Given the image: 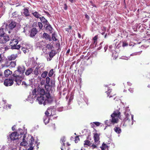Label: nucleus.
<instances>
[{"label": "nucleus", "instance_id": "f257e3e1", "mask_svg": "<svg viewBox=\"0 0 150 150\" xmlns=\"http://www.w3.org/2000/svg\"><path fill=\"white\" fill-rule=\"evenodd\" d=\"M120 109L115 110L111 115L112 120H106L105 121V124L108 126H110L112 123L113 125L115 123H117L118 121V118L121 119L120 116Z\"/></svg>", "mask_w": 150, "mask_h": 150}, {"label": "nucleus", "instance_id": "f03ea898", "mask_svg": "<svg viewBox=\"0 0 150 150\" xmlns=\"http://www.w3.org/2000/svg\"><path fill=\"white\" fill-rule=\"evenodd\" d=\"M19 72L17 70L15 71L12 76L14 80V81L18 85H20L21 83L22 76H20L19 74Z\"/></svg>", "mask_w": 150, "mask_h": 150}, {"label": "nucleus", "instance_id": "7ed1b4c3", "mask_svg": "<svg viewBox=\"0 0 150 150\" xmlns=\"http://www.w3.org/2000/svg\"><path fill=\"white\" fill-rule=\"evenodd\" d=\"M125 117L123 119L124 122V125H129L130 124L131 120L132 121L133 120V115L131 114H126L125 113Z\"/></svg>", "mask_w": 150, "mask_h": 150}, {"label": "nucleus", "instance_id": "20e7f679", "mask_svg": "<svg viewBox=\"0 0 150 150\" xmlns=\"http://www.w3.org/2000/svg\"><path fill=\"white\" fill-rule=\"evenodd\" d=\"M18 42V40L16 39H13L10 41V45L13 49H19L20 48V45H17Z\"/></svg>", "mask_w": 150, "mask_h": 150}, {"label": "nucleus", "instance_id": "39448f33", "mask_svg": "<svg viewBox=\"0 0 150 150\" xmlns=\"http://www.w3.org/2000/svg\"><path fill=\"white\" fill-rule=\"evenodd\" d=\"M10 37L7 34L0 37V43L1 44H6L10 40Z\"/></svg>", "mask_w": 150, "mask_h": 150}, {"label": "nucleus", "instance_id": "423d86ee", "mask_svg": "<svg viewBox=\"0 0 150 150\" xmlns=\"http://www.w3.org/2000/svg\"><path fill=\"white\" fill-rule=\"evenodd\" d=\"M10 139L11 141L18 139V134L16 132H13L10 134L8 138Z\"/></svg>", "mask_w": 150, "mask_h": 150}, {"label": "nucleus", "instance_id": "0eeeda50", "mask_svg": "<svg viewBox=\"0 0 150 150\" xmlns=\"http://www.w3.org/2000/svg\"><path fill=\"white\" fill-rule=\"evenodd\" d=\"M14 80L13 77L11 78L6 79L4 81V84L6 86H11L13 83Z\"/></svg>", "mask_w": 150, "mask_h": 150}, {"label": "nucleus", "instance_id": "6e6552de", "mask_svg": "<svg viewBox=\"0 0 150 150\" xmlns=\"http://www.w3.org/2000/svg\"><path fill=\"white\" fill-rule=\"evenodd\" d=\"M46 98L45 100V101L48 103H51L53 100V97L50 94L49 92H46L45 94Z\"/></svg>", "mask_w": 150, "mask_h": 150}, {"label": "nucleus", "instance_id": "1a4fd4ad", "mask_svg": "<svg viewBox=\"0 0 150 150\" xmlns=\"http://www.w3.org/2000/svg\"><path fill=\"white\" fill-rule=\"evenodd\" d=\"M36 101L40 104H43L44 105H46V102H45L44 97L43 96H38L36 99Z\"/></svg>", "mask_w": 150, "mask_h": 150}, {"label": "nucleus", "instance_id": "9d476101", "mask_svg": "<svg viewBox=\"0 0 150 150\" xmlns=\"http://www.w3.org/2000/svg\"><path fill=\"white\" fill-rule=\"evenodd\" d=\"M10 22L8 25V28L9 29L12 30L16 26L17 23L13 20H10Z\"/></svg>", "mask_w": 150, "mask_h": 150}, {"label": "nucleus", "instance_id": "9b49d317", "mask_svg": "<svg viewBox=\"0 0 150 150\" xmlns=\"http://www.w3.org/2000/svg\"><path fill=\"white\" fill-rule=\"evenodd\" d=\"M94 138L95 144L96 145H98L100 143L99 135L97 133H95L94 135Z\"/></svg>", "mask_w": 150, "mask_h": 150}, {"label": "nucleus", "instance_id": "f8f14e48", "mask_svg": "<svg viewBox=\"0 0 150 150\" xmlns=\"http://www.w3.org/2000/svg\"><path fill=\"white\" fill-rule=\"evenodd\" d=\"M38 32V30L35 28H33L30 31V36L32 38L34 37Z\"/></svg>", "mask_w": 150, "mask_h": 150}, {"label": "nucleus", "instance_id": "ddd939ff", "mask_svg": "<svg viewBox=\"0 0 150 150\" xmlns=\"http://www.w3.org/2000/svg\"><path fill=\"white\" fill-rule=\"evenodd\" d=\"M38 95L44 96L45 95L46 92H45V90L43 88L39 87L38 88Z\"/></svg>", "mask_w": 150, "mask_h": 150}, {"label": "nucleus", "instance_id": "4468645a", "mask_svg": "<svg viewBox=\"0 0 150 150\" xmlns=\"http://www.w3.org/2000/svg\"><path fill=\"white\" fill-rule=\"evenodd\" d=\"M18 56L17 54H12L7 57L8 60L11 61L15 59Z\"/></svg>", "mask_w": 150, "mask_h": 150}, {"label": "nucleus", "instance_id": "2eb2a0df", "mask_svg": "<svg viewBox=\"0 0 150 150\" xmlns=\"http://www.w3.org/2000/svg\"><path fill=\"white\" fill-rule=\"evenodd\" d=\"M20 74H23L25 70V68L23 66H19L17 68V70Z\"/></svg>", "mask_w": 150, "mask_h": 150}, {"label": "nucleus", "instance_id": "dca6fc26", "mask_svg": "<svg viewBox=\"0 0 150 150\" xmlns=\"http://www.w3.org/2000/svg\"><path fill=\"white\" fill-rule=\"evenodd\" d=\"M33 71V69L32 68H28L25 71V75L27 76H29L32 73Z\"/></svg>", "mask_w": 150, "mask_h": 150}, {"label": "nucleus", "instance_id": "f3484780", "mask_svg": "<svg viewBox=\"0 0 150 150\" xmlns=\"http://www.w3.org/2000/svg\"><path fill=\"white\" fill-rule=\"evenodd\" d=\"M40 19L41 22L45 25L44 27L45 26V25L48 24L49 22L43 16L42 17H40Z\"/></svg>", "mask_w": 150, "mask_h": 150}, {"label": "nucleus", "instance_id": "a211bd4d", "mask_svg": "<svg viewBox=\"0 0 150 150\" xmlns=\"http://www.w3.org/2000/svg\"><path fill=\"white\" fill-rule=\"evenodd\" d=\"M4 74L5 77H7L8 76L12 74V72L9 69H7L4 71Z\"/></svg>", "mask_w": 150, "mask_h": 150}, {"label": "nucleus", "instance_id": "6ab92c4d", "mask_svg": "<svg viewBox=\"0 0 150 150\" xmlns=\"http://www.w3.org/2000/svg\"><path fill=\"white\" fill-rule=\"evenodd\" d=\"M43 37L46 40H49V41L51 40V37L47 33H44L43 34Z\"/></svg>", "mask_w": 150, "mask_h": 150}, {"label": "nucleus", "instance_id": "aec40b11", "mask_svg": "<svg viewBox=\"0 0 150 150\" xmlns=\"http://www.w3.org/2000/svg\"><path fill=\"white\" fill-rule=\"evenodd\" d=\"M114 130L115 132L117 134H120L121 132V129L120 127H115L114 128Z\"/></svg>", "mask_w": 150, "mask_h": 150}, {"label": "nucleus", "instance_id": "412c9836", "mask_svg": "<svg viewBox=\"0 0 150 150\" xmlns=\"http://www.w3.org/2000/svg\"><path fill=\"white\" fill-rule=\"evenodd\" d=\"M25 136H23V142H21L20 143V145L21 146H26L28 144V143L27 141L25 140Z\"/></svg>", "mask_w": 150, "mask_h": 150}, {"label": "nucleus", "instance_id": "4be33fe9", "mask_svg": "<svg viewBox=\"0 0 150 150\" xmlns=\"http://www.w3.org/2000/svg\"><path fill=\"white\" fill-rule=\"evenodd\" d=\"M29 146H32L34 147L35 145L34 146V138L32 137L29 140Z\"/></svg>", "mask_w": 150, "mask_h": 150}, {"label": "nucleus", "instance_id": "5701e85b", "mask_svg": "<svg viewBox=\"0 0 150 150\" xmlns=\"http://www.w3.org/2000/svg\"><path fill=\"white\" fill-rule=\"evenodd\" d=\"M23 13L26 16H29L30 15L29 11L27 8L24 9Z\"/></svg>", "mask_w": 150, "mask_h": 150}, {"label": "nucleus", "instance_id": "b1692460", "mask_svg": "<svg viewBox=\"0 0 150 150\" xmlns=\"http://www.w3.org/2000/svg\"><path fill=\"white\" fill-rule=\"evenodd\" d=\"M40 68L38 66L36 67L34 71V74L36 76H37L39 74L38 70Z\"/></svg>", "mask_w": 150, "mask_h": 150}, {"label": "nucleus", "instance_id": "393cba45", "mask_svg": "<svg viewBox=\"0 0 150 150\" xmlns=\"http://www.w3.org/2000/svg\"><path fill=\"white\" fill-rule=\"evenodd\" d=\"M56 54V53L55 52V51L52 50L49 53V56L50 57L52 58Z\"/></svg>", "mask_w": 150, "mask_h": 150}, {"label": "nucleus", "instance_id": "a878e982", "mask_svg": "<svg viewBox=\"0 0 150 150\" xmlns=\"http://www.w3.org/2000/svg\"><path fill=\"white\" fill-rule=\"evenodd\" d=\"M32 13L35 17L37 18H40V16H41V15H40L39 13L37 11H35L34 12H32Z\"/></svg>", "mask_w": 150, "mask_h": 150}, {"label": "nucleus", "instance_id": "bb28decb", "mask_svg": "<svg viewBox=\"0 0 150 150\" xmlns=\"http://www.w3.org/2000/svg\"><path fill=\"white\" fill-rule=\"evenodd\" d=\"M46 48L48 50H52L53 48V46L51 44H47L46 46Z\"/></svg>", "mask_w": 150, "mask_h": 150}, {"label": "nucleus", "instance_id": "cd10ccee", "mask_svg": "<svg viewBox=\"0 0 150 150\" xmlns=\"http://www.w3.org/2000/svg\"><path fill=\"white\" fill-rule=\"evenodd\" d=\"M7 63H6V65H11L12 67H15V66L16 65V62H12L11 61L10 62H8V61L6 62Z\"/></svg>", "mask_w": 150, "mask_h": 150}, {"label": "nucleus", "instance_id": "c85d7f7f", "mask_svg": "<svg viewBox=\"0 0 150 150\" xmlns=\"http://www.w3.org/2000/svg\"><path fill=\"white\" fill-rule=\"evenodd\" d=\"M7 34H6L5 33L4 31V28H0V37L4 35Z\"/></svg>", "mask_w": 150, "mask_h": 150}, {"label": "nucleus", "instance_id": "c756f323", "mask_svg": "<svg viewBox=\"0 0 150 150\" xmlns=\"http://www.w3.org/2000/svg\"><path fill=\"white\" fill-rule=\"evenodd\" d=\"M45 27V29L46 30L49 31H52V28L51 26V25L49 23Z\"/></svg>", "mask_w": 150, "mask_h": 150}, {"label": "nucleus", "instance_id": "7c9ffc66", "mask_svg": "<svg viewBox=\"0 0 150 150\" xmlns=\"http://www.w3.org/2000/svg\"><path fill=\"white\" fill-rule=\"evenodd\" d=\"M47 110L48 112L50 113V115H52V110H54V106H51L50 107H49Z\"/></svg>", "mask_w": 150, "mask_h": 150}, {"label": "nucleus", "instance_id": "2f4dec72", "mask_svg": "<svg viewBox=\"0 0 150 150\" xmlns=\"http://www.w3.org/2000/svg\"><path fill=\"white\" fill-rule=\"evenodd\" d=\"M92 143L91 142L88 140H86L84 141V146L87 145L89 146H90L91 145Z\"/></svg>", "mask_w": 150, "mask_h": 150}, {"label": "nucleus", "instance_id": "473e14b6", "mask_svg": "<svg viewBox=\"0 0 150 150\" xmlns=\"http://www.w3.org/2000/svg\"><path fill=\"white\" fill-rule=\"evenodd\" d=\"M38 89L37 90L36 89H35L33 90L32 92V94L33 96H35V97H36L38 95Z\"/></svg>", "mask_w": 150, "mask_h": 150}, {"label": "nucleus", "instance_id": "72a5a7b5", "mask_svg": "<svg viewBox=\"0 0 150 150\" xmlns=\"http://www.w3.org/2000/svg\"><path fill=\"white\" fill-rule=\"evenodd\" d=\"M102 150H105V149L108 148V146L107 145L104 143H103L102 145V146L100 147Z\"/></svg>", "mask_w": 150, "mask_h": 150}, {"label": "nucleus", "instance_id": "f704fd0d", "mask_svg": "<svg viewBox=\"0 0 150 150\" xmlns=\"http://www.w3.org/2000/svg\"><path fill=\"white\" fill-rule=\"evenodd\" d=\"M48 74V72L47 71H45L43 72L41 75V76L43 78H45Z\"/></svg>", "mask_w": 150, "mask_h": 150}, {"label": "nucleus", "instance_id": "c9c22d12", "mask_svg": "<svg viewBox=\"0 0 150 150\" xmlns=\"http://www.w3.org/2000/svg\"><path fill=\"white\" fill-rule=\"evenodd\" d=\"M49 119L46 117H45L43 118L44 122L45 125L49 123Z\"/></svg>", "mask_w": 150, "mask_h": 150}, {"label": "nucleus", "instance_id": "e433bc0d", "mask_svg": "<svg viewBox=\"0 0 150 150\" xmlns=\"http://www.w3.org/2000/svg\"><path fill=\"white\" fill-rule=\"evenodd\" d=\"M54 72V69H51L50 71L48 73V76L49 77H51L53 75Z\"/></svg>", "mask_w": 150, "mask_h": 150}, {"label": "nucleus", "instance_id": "4c0bfd02", "mask_svg": "<svg viewBox=\"0 0 150 150\" xmlns=\"http://www.w3.org/2000/svg\"><path fill=\"white\" fill-rule=\"evenodd\" d=\"M46 83L47 84V86H50L49 84L50 82V79L49 78V76H47L46 78Z\"/></svg>", "mask_w": 150, "mask_h": 150}, {"label": "nucleus", "instance_id": "58836bf2", "mask_svg": "<svg viewBox=\"0 0 150 150\" xmlns=\"http://www.w3.org/2000/svg\"><path fill=\"white\" fill-rule=\"evenodd\" d=\"M12 16L13 17L16 18L18 16V14L17 12L15 11L12 13Z\"/></svg>", "mask_w": 150, "mask_h": 150}, {"label": "nucleus", "instance_id": "ea45409f", "mask_svg": "<svg viewBox=\"0 0 150 150\" xmlns=\"http://www.w3.org/2000/svg\"><path fill=\"white\" fill-rule=\"evenodd\" d=\"M52 39L53 41H56L57 40V39L56 37L55 34L53 33L52 34Z\"/></svg>", "mask_w": 150, "mask_h": 150}, {"label": "nucleus", "instance_id": "a19ab883", "mask_svg": "<svg viewBox=\"0 0 150 150\" xmlns=\"http://www.w3.org/2000/svg\"><path fill=\"white\" fill-rule=\"evenodd\" d=\"M38 26L40 28V29H42L43 27V25L42 23L41 22H38Z\"/></svg>", "mask_w": 150, "mask_h": 150}, {"label": "nucleus", "instance_id": "79ce46f5", "mask_svg": "<svg viewBox=\"0 0 150 150\" xmlns=\"http://www.w3.org/2000/svg\"><path fill=\"white\" fill-rule=\"evenodd\" d=\"M79 140V136H76L75 137V142L76 143L78 142V141Z\"/></svg>", "mask_w": 150, "mask_h": 150}, {"label": "nucleus", "instance_id": "37998d69", "mask_svg": "<svg viewBox=\"0 0 150 150\" xmlns=\"http://www.w3.org/2000/svg\"><path fill=\"white\" fill-rule=\"evenodd\" d=\"M72 28V27L71 25L69 26V28H65V30L68 32H69L70 30H71Z\"/></svg>", "mask_w": 150, "mask_h": 150}, {"label": "nucleus", "instance_id": "c03bdc74", "mask_svg": "<svg viewBox=\"0 0 150 150\" xmlns=\"http://www.w3.org/2000/svg\"><path fill=\"white\" fill-rule=\"evenodd\" d=\"M45 114L46 116L48 117L49 115L51 116V115H50V113L48 112V110H47L45 112Z\"/></svg>", "mask_w": 150, "mask_h": 150}, {"label": "nucleus", "instance_id": "a18cd8bd", "mask_svg": "<svg viewBox=\"0 0 150 150\" xmlns=\"http://www.w3.org/2000/svg\"><path fill=\"white\" fill-rule=\"evenodd\" d=\"M96 145L95 144H93L90 146L92 147L93 149H94L95 148H97V145Z\"/></svg>", "mask_w": 150, "mask_h": 150}, {"label": "nucleus", "instance_id": "49530a36", "mask_svg": "<svg viewBox=\"0 0 150 150\" xmlns=\"http://www.w3.org/2000/svg\"><path fill=\"white\" fill-rule=\"evenodd\" d=\"M111 92V90L109 89L108 91H106L105 93H106L107 94V96H109L110 94V93Z\"/></svg>", "mask_w": 150, "mask_h": 150}, {"label": "nucleus", "instance_id": "de8ad7c7", "mask_svg": "<svg viewBox=\"0 0 150 150\" xmlns=\"http://www.w3.org/2000/svg\"><path fill=\"white\" fill-rule=\"evenodd\" d=\"M61 149L62 150H68V147H67V148H66L65 145L64 146V145H62Z\"/></svg>", "mask_w": 150, "mask_h": 150}, {"label": "nucleus", "instance_id": "09e8293b", "mask_svg": "<svg viewBox=\"0 0 150 150\" xmlns=\"http://www.w3.org/2000/svg\"><path fill=\"white\" fill-rule=\"evenodd\" d=\"M128 45V44L126 42H123L122 46L123 47H125L126 46H127Z\"/></svg>", "mask_w": 150, "mask_h": 150}, {"label": "nucleus", "instance_id": "8fccbe9b", "mask_svg": "<svg viewBox=\"0 0 150 150\" xmlns=\"http://www.w3.org/2000/svg\"><path fill=\"white\" fill-rule=\"evenodd\" d=\"M129 90L132 93H133L134 91V88H130L129 89Z\"/></svg>", "mask_w": 150, "mask_h": 150}, {"label": "nucleus", "instance_id": "3c124183", "mask_svg": "<svg viewBox=\"0 0 150 150\" xmlns=\"http://www.w3.org/2000/svg\"><path fill=\"white\" fill-rule=\"evenodd\" d=\"M98 35L95 36L93 38V40H94V43H95L96 41L97 40Z\"/></svg>", "mask_w": 150, "mask_h": 150}, {"label": "nucleus", "instance_id": "603ef678", "mask_svg": "<svg viewBox=\"0 0 150 150\" xmlns=\"http://www.w3.org/2000/svg\"><path fill=\"white\" fill-rule=\"evenodd\" d=\"M61 140L62 141V142L63 143V144L62 145H64V146L65 144L64 142L65 141L64 138V137Z\"/></svg>", "mask_w": 150, "mask_h": 150}, {"label": "nucleus", "instance_id": "864d4df0", "mask_svg": "<svg viewBox=\"0 0 150 150\" xmlns=\"http://www.w3.org/2000/svg\"><path fill=\"white\" fill-rule=\"evenodd\" d=\"M93 123L95 124L97 126H98L100 125V123L98 122H93Z\"/></svg>", "mask_w": 150, "mask_h": 150}, {"label": "nucleus", "instance_id": "5fc2aeb1", "mask_svg": "<svg viewBox=\"0 0 150 150\" xmlns=\"http://www.w3.org/2000/svg\"><path fill=\"white\" fill-rule=\"evenodd\" d=\"M22 50L25 53L26 52V50L25 48L24 47H22Z\"/></svg>", "mask_w": 150, "mask_h": 150}, {"label": "nucleus", "instance_id": "6e6d98bb", "mask_svg": "<svg viewBox=\"0 0 150 150\" xmlns=\"http://www.w3.org/2000/svg\"><path fill=\"white\" fill-rule=\"evenodd\" d=\"M44 12L46 13L47 15V16H50V13H49L47 11H46L45 10H44Z\"/></svg>", "mask_w": 150, "mask_h": 150}, {"label": "nucleus", "instance_id": "4d7b16f0", "mask_svg": "<svg viewBox=\"0 0 150 150\" xmlns=\"http://www.w3.org/2000/svg\"><path fill=\"white\" fill-rule=\"evenodd\" d=\"M90 3L91 4V5H92L93 7H96V5L95 4H93V3L92 1H90Z\"/></svg>", "mask_w": 150, "mask_h": 150}, {"label": "nucleus", "instance_id": "13d9d810", "mask_svg": "<svg viewBox=\"0 0 150 150\" xmlns=\"http://www.w3.org/2000/svg\"><path fill=\"white\" fill-rule=\"evenodd\" d=\"M67 6L66 4H64V9L65 10H67Z\"/></svg>", "mask_w": 150, "mask_h": 150}, {"label": "nucleus", "instance_id": "bf43d9fd", "mask_svg": "<svg viewBox=\"0 0 150 150\" xmlns=\"http://www.w3.org/2000/svg\"><path fill=\"white\" fill-rule=\"evenodd\" d=\"M6 146H3L1 148L0 150H4L6 148Z\"/></svg>", "mask_w": 150, "mask_h": 150}, {"label": "nucleus", "instance_id": "052dcab7", "mask_svg": "<svg viewBox=\"0 0 150 150\" xmlns=\"http://www.w3.org/2000/svg\"><path fill=\"white\" fill-rule=\"evenodd\" d=\"M140 53H141L140 52H137L135 53L134 54H133L135 55H137L138 54H139Z\"/></svg>", "mask_w": 150, "mask_h": 150}, {"label": "nucleus", "instance_id": "680f3d73", "mask_svg": "<svg viewBox=\"0 0 150 150\" xmlns=\"http://www.w3.org/2000/svg\"><path fill=\"white\" fill-rule=\"evenodd\" d=\"M85 18H86L88 19H89V16H88V15L87 14H86V15H85Z\"/></svg>", "mask_w": 150, "mask_h": 150}, {"label": "nucleus", "instance_id": "e2e57ef3", "mask_svg": "<svg viewBox=\"0 0 150 150\" xmlns=\"http://www.w3.org/2000/svg\"><path fill=\"white\" fill-rule=\"evenodd\" d=\"M33 147H32V146H30L28 149V150H33Z\"/></svg>", "mask_w": 150, "mask_h": 150}, {"label": "nucleus", "instance_id": "0e129e2a", "mask_svg": "<svg viewBox=\"0 0 150 150\" xmlns=\"http://www.w3.org/2000/svg\"><path fill=\"white\" fill-rule=\"evenodd\" d=\"M108 46H106L104 47V49L105 50V52L108 49Z\"/></svg>", "mask_w": 150, "mask_h": 150}, {"label": "nucleus", "instance_id": "69168bd1", "mask_svg": "<svg viewBox=\"0 0 150 150\" xmlns=\"http://www.w3.org/2000/svg\"><path fill=\"white\" fill-rule=\"evenodd\" d=\"M78 37L79 38H81V35L79 33H78Z\"/></svg>", "mask_w": 150, "mask_h": 150}, {"label": "nucleus", "instance_id": "338daca9", "mask_svg": "<svg viewBox=\"0 0 150 150\" xmlns=\"http://www.w3.org/2000/svg\"><path fill=\"white\" fill-rule=\"evenodd\" d=\"M70 52V49H69L67 51V54H69Z\"/></svg>", "mask_w": 150, "mask_h": 150}, {"label": "nucleus", "instance_id": "774afa93", "mask_svg": "<svg viewBox=\"0 0 150 150\" xmlns=\"http://www.w3.org/2000/svg\"><path fill=\"white\" fill-rule=\"evenodd\" d=\"M12 130H14L15 129V128H14V126H13L12 127Z\"/></svg>", "mask_w": 150, "mask_h": 150}]
</instances>
